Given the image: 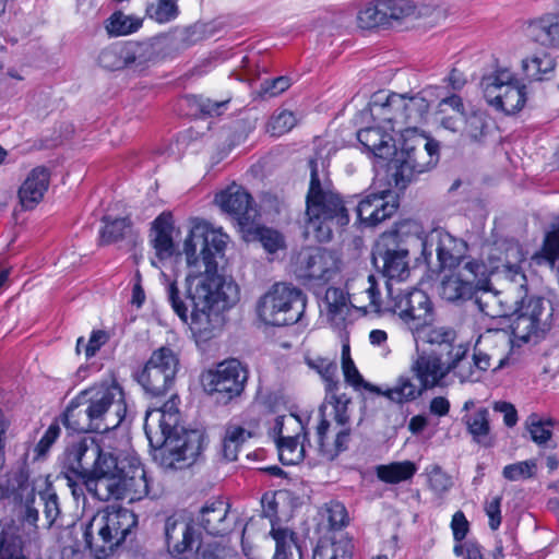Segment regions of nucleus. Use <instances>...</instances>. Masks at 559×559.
I'll list each match as a JSON object with an SVG mask.
<instances>
[{
    "mask_svg": "<svg viewBox=\"0 0 559 559\" xmlns=\"http://www.w3.org/2000/svg\"><path fill=\"white\" fill-rule=\"evenodd\" d=\"M229 237L222 228H214L199 218L191 221V227L183 242L187 262L188 296L191 301L190 322L188 308L179 297L176 282L162 272L168 299L174 311L189 323L198 341H207L214 329L212 314L233 307L239 299V287L233 280L218 273L217 258L224 255Z\"/></svg>",
    "mask_w": 559,
    "mask_h": 559,
    "instance_id": "nucleus-1",
    "label": "nucleus"
},
{
    "mask_svg": "<svg viewBox=\"0 0 559 559\" xmlns=\"http://www.w3.org/2000/svg\"><path fill=\"white\" fill-rule=\"evenodd\" d=\"M413 302L417 305L416 314L409 316L403 311L402 322L412 333L416 354L412 359L411 371L419 381L421 390H431L442 384L450 374H456L461 381L469 376L461 368L469 366L467 359L468 346L455 344V333L447 328H432L433 309L427 306V299L416 294Z\"/></svg>",
    "mask_w": 559,
    "mask_h": 559,
    "instance_id": "nucleus-2",
    "label": "nucleus"
},
{
    "mask_svg": "<svg viewBox=\"0 0 559 559\" xmlns=\"http://www.w3.org/2000/svg\"><path fill=\"white\" fill-rule=\"evenodd\" d=\"M67 452L68 457L82 468L92 463L90 479L85 484L93 498L134 502L148 495L147 474L139 457L132 455L120 460L92 438L71 444Z\"/></svg>",
    "mask_w": 559,
    "mask_h": 559,
    "instance_id": "nucleus-3",
    "label": "nucleus"
},
{
    "mask_svg": "<svg viewBox=\"0 0 559 559\" xmlns=\"http://www.w3.org/2000/svg\"><path fill=\"white\" fill-rule=\"evenodd\" d=\"M323 140H316V156L310 159V186L306 198L307 223L305 234L319 242L332 238L334 226L343 227L348 224L349 216L343 200L334 190L329 178L326 157L333 147Z\"/></svg>",
    "mask_w": 559,
    "mask_h": 559,
    "instance_id": "nucleus-4",
    "label": "nucleus"
},
{
    "mask_svg": "<svg viewBox=\"0 0 559 559\" xmlns=\"http://www.w3.org/2000/svg\"><path fill=\"white\" fill-rule=\"evenodd\" d=\"M179 405V396L173 394L160 407L148 408L145 414L144 431L154 449V459L166 468H177L201 451L200 433L180 427Z\"/></svg>",
    "mask_w": 559,
    "mask_h": 559,
    "instance_id": "nucleus-5",
    "label": "nucleus"
},
{
    "mask_svg": "<svg viewBox=\"0 0 559 559\" xmlns=\"http://www.w3.org/2000/svg\"><path fill=\"white\" fill-rule=\"evenodd\" d=\"M429 109L428 102L421 96H405L391 93L384 102L373 100L370 106L371 114L390 127L391 131L399 133L405 140L401 151L406 153L402 160V168H408L412 173L420 174L425 167L417 160V146L423 139L418 133V127L426 118Z\"/></svg>",
    "mask_w": 559,
    "mask_h": 559,
    "instance_id": "nucleus-6",
    "label": "nucleus"
},
{
    "mask_svg": "<svg viewBox=\"0 0 559 559\" xmlns=\"http://www.w3.org/2000/svg\"><path fill=\"white\" fill-rule=\"evenodd\" d=\"M87 404L84 413L86 423L76 421V408L69 407L64 414L63 424L76 432H106L120 426L127 414L126 395L122 386L115 380L95 384L81 392L79 396Z\"/></svg>",
    "mask_w": 559,
    "mask_h": 559,
    "instance_id": "nucleus-7",
    "label": "nucleus"
},
{
    "mask_svg": "<svg viewBox=\"0 0 559 559\" xmlns=\"http://www.w3.org/2000/svg\"><path fill=\"white\" fill-rule=\"evenodd\" d=\"M372 259L374 262L382 261V274L386 278L388 297L384 310L396 314L402 320L403 311L412 316L416 314L417 305L413 302L416 294L427 299L429 309H433L428 295L421 289H401L395 285L405 282L411 275L408 251L402 248H389L385 238H381L376 245Z\"/></svg>",
    "mask_w": 559,
    "mask_h": 559,
    "instance_id": "nucleus-8",
    "label": "nucleus"
},
{
    "mask_svg": "<svg viewBox=\"0 0 559 559\" xmlns=\"http://www.w3.org/2000/svg\"><path fill=\"white\" fill-rule=\"evenodd\" d=\"M136 525L138 518L132 511L107 507L82 524L85 546L96 559H105Z\"/></svg>",
    "mask_w": 559,
    "mask_h": 559,
    "instance_id": "nucleus-9",
    "label": "nucleus"
},
{
    "mask_svg": "<svg viewBox=\"0 0 559 559\" xmlns=\"http://www.w3.org/2000/svg\"><path fill=\"white\" fill-rule=\"evenodd\" d=\"M524 259L525 255L520 245L511 241L506 245L503 259L490 252L487 257V262L484 260H472L465 263L462 267L465 275L475 284V290H483V294L475 301L480 312L489 317L498 316L491 311L487 300L488 298H495L488 293L489 278L495 274L503 273L512 281H515L516 277L525 281V275L521 272L520 267V263Z\"/></svg>",
    "mask_w": 559,
    "mask_h": 559,
    "instance_id": "nucleus-10",
    "label": "nucleus"
},
{
    "mask_svg": "<svg viewBox=\"0 0 559 559\" xmlns=\"http://www.w3.org/2000/svg\"><path fill=\"white\" fill-rule=\"evenodd\" d=\"M350 399L346 394L325 397L319 408L316 429L319 451L329 460L347 449L350 439Z\"/></svg>",
    "mask_w": 559,
    "mask_h": 559,
    "instance_id": "nucleus-11",
    "label": "nucleus"
},
{
    "mask_svg": "<svg viewBox=\"0 0 559 559\" xmlns=\"http://www.w3.org/2000/svg\"><path fill=\"white\" fill-rule=\"evenodd\" d=\"M307 307L304 292L288 283H275L257 304V316L266 325L285 326L299 322Z\"/></svg>",
    "mask_w": 559,
    "mask_h": 559,
    "instance_id": "nucleus-12",
    "label": "nucleus"
},
{
    "mask_svg": "<svg viewBox=\"0 0 559 559\" xmlns=\"http://www.w3.org/2000/svg\"><path fill=\"white\" fill-rule=\"evenodd\" d=\"M480 86L485 100L497 111L513 115L526 104V86L509 68L497 67L483 76Z\"/></svg>",
    "mask_w": 559,
    "mask_h": 559,
    "instance_id": "nucleus-13",
    "label": "nucleus"
},
{
    "mask_svg": "<svg viewBox=\"0 0 559 559\" xmlns=\"http://www.w3.org/2000/svg\"><path fill=\"white\" fill-rule=\"evenodd\" d=\"M440 122L444 129L459 132L471 142H480L487 133V117L484 112L465 111L463 99L457 94L443 97L438 104Z\"/></svg>",
    "mask_w": 559,
    "mask_h": 559,
    "instance_id": "nucleus-14",
    "label": "nucleus"
},
{
    "mask_svg": "<svg viewBox=\"0 0 559 559\" xmlns=\"http://www.w3.org/2000/svg\"><path fill=\"white\" fill-rule=\"evenodd\" d=\"M552 317V309L540 297L523 298L516 302L510 329L512 342H527L533 335L545 332Z\"/></svg>",
    "mask_w": 559,
    "mask_h": 559,
    "instance_id": "nucleus-15",
    "label": "nucleus"
},
{
    "mask_svg": "<svg viewBox=\"0 0 559 559\" xmlns=\"http://www.w3.org/2000/svg\"><path fill=\"white\" fill-rule=\"evenodd\" d=\"M178 366L179 359L174 350L160 347L152 353L138 381L152 396L163 395L174 383Z\"/></svg>",
    "mask_w": 559,
    "mask_h": 559,
    "instance_id": "nucleus-16",
    "label": "nucleus"
},
{
    "mask_svg": "<svg viewBox=\"0 0 559 559\" xmlns=\"http://www.w3.org/2000/svg\"><path fill=\"white\" fill-rule=\"evenodd\" d=\"M248 379V371L237 359H227L202 373L201 383L210 393H222L228 397L239 395Z\"/></svg>",
    "mask_w": 559,
    "mask_h": 559,
    "instance_id": "nucleus-17",
    "label": "nucleus"
},
{
    "mask_svg": "<svg viewBox=\"0 0 559 559\" xmlns=\"http://www.w3.org/2000/svg\"><path fill=\"white\" fill-rule=\"evenodd\" d=\"M0 498L23 508L24 520L27 523L35 525L38 521V510L34 508L35 487L29 481V474L25 468L19 467L5 475V478L0 481Z\"/></svg>",
    "mask_w": 559,
    "mask_h": 559,
    "instance_id": "nucleus-18",
    "label": "nucleus"
},
{
    "mask_svg": "<svg viewBox=\"0 0 559 559\" xmlns=\"http://www.w3.org/2000/svg\"><path fill=\"white\" fill-rule=\"evenodd\" d=\"M150 49L140 43H115L102 49L98 55V64L110 71L132 68L135 71L145 69L151 60Z\"/></svg>",
    "mask_w": 559,
    "mask_h": 559,
    "instance_id": "nucleus-19",
    "label": "nucleus"
},
{
    "mask_svg": "<svg viewBox=\"0 0 559 559\" xmlns=\"http://www.w3.org/2000/svg\"><path fill=\"white\" fill-rule=\"evenodd\" d=\"M436 251L441 269H452L460 264L467 251L463 239L452 236L444 229L431 230L423 241V254L431 257Z\"/></svg>",
    "mask_w": 559,
    "mask_h": 559,
    "instance_id": "nucleus-20",
    "label": "nucleus"
},
{
    "mask_svg": "<svg viewBox=\"0 0 559 559\" xmlns=\"http://www.w3.org/2000/svg\"><path fill=\"white\" fill-rule=\"evenodd\" d=\"M396 197L389 190L380 193H369L357 204V218L361 225L376 226L391 217L397 210Z\"/></svg>",
    "mask_w": 559,
    "mask_h": 559,
    "instance_id": "nucleus-21",
    "label": "nucleus"
},
{
    "mask_svg": "<svg viewBox=\"0 0 559 559\" xmlns=\"http://www.w3.org/2000/svg\"><path fill=\"white\" fill-rule=\"evenodd\" d=\"M340 271L337 255L325 249H313L307 257L301 277L310 287L322 286Z\"/></svg>",
    "mask_w": 559,
    "mask_h": 559,
    "instance_id": "nucleus-22",
    "label": "nucleus"
},
{
    "mask_svg": "<svg viewBox=\"0 0 559 559\" xmlns=\"http://www.w3.org/2000/svg\"><path fill=\"white\" fill-rule=\"evenodd\" d=\"M165 539L168 552L173 557H181L192 551L199 535L182 514L175 513L166 519Z\"/></svg>",
    "mask_w": 559,
    "mask_h": 559,
    "instance_id": "nucleus-23",
    "label": "nucleus"
},
{
    "mask_svg": "<svg viewBox=\"0 0 559 559\" xmlns=\"http://www.w3.org/2000/svg\"><path fill=\"white\" fill-rule=\"evenodd\" d=\"M393 133L388 124H377L360 129L357 139L370 157L385 160L397 154Z\"/></svg>",
    "mask_w": 559,
    "mask_h": 559,
    "instance_id": "nucleus-24",
    "label": "nucleus"
},
{
    "mask_svg": "<svg viewBox=\"0 0 559 559\" xmlns=\"http://www.w3.org/2000/svg\"><path fill=\"white\" fill-rule=\"evenodd\" d=\"M215 203L224 212L235 216L243 227L257 215L251 195L238 185H231L217 193Z\"/></svg>",
    "mask_w": 559,
    "mask_h": 559,
    "instance_id": "nucleus-25",
    "label": "nucleus"
},
{
    "mask_svg": "<svg viewBox=\"0 0 559 559\" xmlns=\"http://www.w3.org/2000/svg\"><path fill=\"white\" fill-rule=\"evenodd\" d=\"M50 185V171L38 166L33 168L19 188L17 197L24 210L35 209L43 200Z\"/></svg>",
    "mask_w": 559,
    "mask_h": 559,
    "instance_id": "nucleus-26",
    "label": "nucleus"
},
{
    "mask_svg": "<svg viewBox=\"0 0 559 559\" xmlns=\"http://www.w3.org/2000/svg\"><path fill=\"white\" fill-rule=\"evenodd\" d=\"M525 33L543 47L559 49V12H547L530 20Z\"/></svg>",
    "mask_w": 559,
    "mask_h": 559,
    "instance_id": "nucleus-27",
    "label": "nucleus"
},
{
    "mask_svg": "<svg viewBox=\"0 0 559 559\" xmlns=\"http://www.w3.org/2000/svg\"><path fill=\"white\" fill-rule=\"evenodd\" d=\"M438 290L441 298L450 302L469 299L476 293L475 284L467 278L462 267L444 274Z\"/></svg>",
    "mask_w": 559,
    "mask_h": 559,
    "instance_id": "nucleus-28",
    "label": "nucleus"
},
{
    "mask_svg": "<svg viewBox=\"0 0 559 559\" xmlns=\"http://www.w3.org/2000/svg\"><path fill=\"white\" fill-rule=\"evenodd\" d=\"M466 414L463 416L468 433L473 440L480 444H487L490 432L489 412L486 407H476L474 400H468L463 405Z\"/></svg>",
    "mask_w": 559,
    "mask_h": 559,
    "instance_id": "nucleus-29",
    "label": "nucleus"
},
{
    "mask_svg": "<svg viewBox=\"0 0 559 559\" xmlns=\"http://www.w3.org/2000/svg\"><path fill=\"white\" fill-rule=\"evenodd\" d=\"M227 513L228 506L225 502L213 501L202 508L198 523L209 535H224L229 530Z\"/></svg>",
    "mask_w": 559,
    "mask_h": 559,
    "instance_id": "nucleus-30",
    "label": "nucleus"
},
{
    "mask_svg": "<svg viewBox=\"0 0 559 559\" xmlns=\"http://www.w3.org/2000/svg\"><path fill=\"white\" fill-rule=\"evenodd\" d=\"M173 229V215L168 212L162 213L153 222V247L159 260L174 254Z\"/></svg>",
    "mask_w": 559,
    "mask_h": 559,
    "instance_id": "nucleus-31",
    "label": "nucleus"
},
{
    "mask_svg": "<svg viewBox=\"0 0 559 559\" xmlns=\"http://www.w3.org/2000/svg\"><path fill=\"white\" fill-rule=\"evenodd\" d=\"M354 544L345 535L319 539L312 559H353Z\"/></svg>",
    "mask_w": 559,
    "mask_h": 559,
    "instance_id": "nucleus-32",
    "label": "nucleus"
},
{
    "mask_svg": "<svg viewBox=\"0 0 559 559\" xmlns=\"http://www.w3.org/2000/svg\"><path fill=\"white\" fill-rule=\"evenodd\" d=\"M418 471L413 461H397L389 464H381L376 467V475L379 480L395 485L411 480Z\"/></svg>",
    "mask_w": 559,
    "mask_h": 559,
    "instance_id": "nucleus-33",
    "label": "nucleus"
},
{
    "mask_svg": "<svg viewBox=\"0 0 559 559\" xmlns=\"http://www.w3.org/2000/svg\"><path fill=\"white\" fill-rule=\"evenodd\" d=\"M425 390H421V385H416L408 376H401L397 378L395 384L385 390L374 386L373 392L385 396L388 400L403 404L419 397Z\"/></svg>",
    "mask_w": 559,
    "mask_h": 559,
    "instance_id": "nucleus-34",
    "label": "nucleus"
},
{
    "mask_svg": "<svg viewBox=\"0 0 559 559\" xmlns=\"http://www.w3.org/2000/svg\"><path fill=\"white\" fill-rule=\"evenodd\" d=\"M555 68V59L547 52L534 53L522 60V71L528 80L547 79Z\"/></svg>",
    "mask_w": 559,
    "mask_h": 559,
    "instance_id": "nucleus-35",
    "label": "nucleus"
},
{
    "mask_svg": "<svg viewBox=\"0 0 559 559\" xmlns=\"http://www.w3.org/2000/svg\"><path fill=\"white\" fill-rule=\"evenodd\" d=\"M62 474L67 479V485L70 487L74 499L79 500L81 497L84 498V490L87 491L85 481L90 479L88 472L86 468L78 466L75 462L70 460L67 451Z\"/></svg>",
    "mask_w": 559,
    "mask_h": 559,
    "instance_id": "nucleus-36",
    "label": "nucleus"
},
{
    "mask_svg": "<svg viewBox=\"0 0 559 559\" xmlns=\"http://www.w3.org/2000/svg\"><path fill=\"white\" fill-rule=\"evenodd\" d=\"M142 24L141 17L116 11L107 19L105 28L110 36H127L139 31Z\"/></svg>",
    "mask_w": 559,
    "mask_h": 559,
    "instance_id": "nucleus-37",
    "label": "nucleus"
},
{
    "mask_svg": "<svg viewBox=\"0 0 559 559\" xmlns=\"http://www.w3.org/2000/svg\"><path fill=\"white\" fill-rule=\"evenodd\" d=\"M357 23L362 29L389 26L383 0L371 1L361 8L357 14Z\"/></svg>",
    "mask_w": 559,
    "mask_h": 559,
    "instance_id": "nucleus-38",
    "label": "nucleus"
},
{
    "mask_svg": "<svg viewBox=\"0 0 559 559\" xmlns=\"http://www.w3.org/2000/svg\"><path fill=\"white\" fill-rule=\"evenodd\" d=\"M275 443L284 465H295L304 460L306 450L299 435L278 438Z\"/></svg>",
    "mask_w": 559,
    "mask_h": 559,
    "instance_id": "nucleus-39",
    "label": "nucleus"
},
{
    "mask_svg": "<svg viewBox=\"0 0 559 559\" xmlns=\"http://www.w3.org/2000/svg\"><path fill=\"white\" fill-rule=\"evenodd\" d=\"M348 306L349 299L347 294L336 287L328 288L320 304V307L326 311L331 320L344 318L348 312Z\"/></svg>",
    "mask_w": 559,
    "mask_h": 559,
    "instance_id": "nucleus-40",
    "label": "nucleus"
},
{
    "mask_svg": "<svg viewBox=\"0 0 559 559\" xmlns=\"http://www.w3.org/2000/svg\"><path fill=\"white\" fill-rule=\"evenodd\" d=\"M252 432L246 430L245 428L230 425L226 428L224 441H223V454L228 461H236L238 457V452L242 443L251 438Z\"/></svg>",
    "mask_w": 559,
    "mask_h": 559,
    "instance_id": "nucleus-41",
    "label": "nucleus"
},
{
    "mask_svg": "<svg viewBox=\"0 0 559 559\" xmlns=\"http://www.w3.org/2000/svg\"><path fill=\"white\" fill-rule=\"evenodd\" d=\"M554 420L538 414H531L526 419V428L532 440L538 445H545L552 437Z\"/></svg>",
    "mask_w": 559,
    "mask_h": 559,
    "instance_id": "nucleus-42",
    "label": "nucleus"
},
{
    "mask_svg": "<svg viewBox=\"0 0 559 559\" xmlns=\"http://www.w3.org/2000/svg\"><path fill=\"white\" fill-rule=\"evenodd\" d=\"M537 469V460L531 459L506 465L502 469V476L509 481H522L535 477Z\"/></svg>",
    "mask_w": 559,
    "mask_h": 559,
    "instance_id": "nucleus-43",
    "label": "nucleus"
},
{
    "mask_svg": "<svg viewBox=\"0 0 559 559\" xmlns=\"http://www.w3.org/2000/svg\"><path fill=\"white\" fill-rule=\"evenodd\" d=\"M270 535L276 546L273 559H289L292 557V548L296 544L295 533L285 527H276L273 524Z\"/></svg>",
    "mask_w": 559,
    "mask_h": 559,
    "instance_id": "nucleus-44",
    "label": "nucleus"
},
{
    "mask_svg": "<svg viewBox=\"0 0 559 559\" xmlns=\"http://www.w3.org/2000/svg\"><path fill=\"white\" fill-rule=\"evenodd\" d=\"M533 259L537 263L544 260L551 266L559 260V224L546 234L542 250L535 253Z\"/></svg>",
    "mask_w": 559,
    "mask_h": 559,
    "instance_id": "nucleus-45",
    "label": "nucleus"
},
{
    "mask_svg": "<svg viewBox=\"0 0 559 559\" xmlns=\"http://www.w3.org/2000/svg\"><path fill=\"white\" fill-rule=\"evenodd\" d=\"M109 338V333L105 330H93L87 342L83 336L78 338L75 350L78 354L83 352L86 359H91L108 343Z\"/></svg>",
    "mask_w": 559,
    "mask_h": 559,
    "instance_id": "nucleus-46",
    "label": "nucleus"
},
{
    "mask_svg": "<svg viewBox=\"0 0 559 559\" xmlns=\"http://www.w3.org/2000/svg\"><path fill=\"white\" fill-rule=\"evenodd\" d=\"M252 234L269 253H275L285 249L284 236L275 229L264 226H257L254 227Z\"/></svg>",
    "mask_w": 559,
    "mask_h": 559,
    "instance_id": "nucleus-47",
    "label": "nucleus"
},
{
    "mask_svg": "<svg viewBox=\"0 0 559 559\" xmlns=\"http://www.w3.org/2000/svg\"><path fill=\"white\" fill-rule=\"evenodd\" d=\"M146 15L157 23H168L178 15V7L175 0H159L146 7Z\"/></svg>",
    "mask_w": 559,
    "mask_h": 559,
    "instance_id": "nucleus-48",
    "label": "nucleus"
},
{
    "mask_svg": "<svg viewBox=\"0 0 559 559\" xmlns=\"http://www.w3.org/2000/svg\"><path fill=\"white\" fill-rule=\"evenodd\" d=\"M425 475L429 488L437 495H443L452 487L451 476L438 464H431L425 468Z\"/></svg>",
    "mask_w": 559,
    "mask_h": 559,
    "instance_id": "nucleus-49",
    "label": "nucleus"
},
{
    "mask_svg": "<svg viewBox=\"0 0 559 559\" xmlns=\"http://www.w3.org/2000/svg\"><path fill=\"white\" fill-rule=\"evenodd\" d=\"M296 124V118L292 111L282 110L273 115L267 123V132L273 136H281L289 132Z\"/></svg>",
    "mask_w": 559,
    "mask_h": 559,
    "instance_id": "nucleus-50",
    "label": "nucleus"
},
{
    "mask_svg": "<svg viewBox=\"0 0 559 559\" xmlns=\"http://www.w3.org/2000/svg\"><path fill=\"white\" fill-rule=\"evenodd\" d=\"M383 2L389 25L412 15L415 11L414 4L407 0H383Z\"/></svg>",
    "mask_w": 559,
    "mask_h": 559,
    "instance_id": "nucleus-51",
    "label": "nucleus"
},
{
    "mask_svg": "<svg viewBox=\"0 0 559 559\" xmlns=\"http://www.w3.org/2000/svg\"><path fill=\"white\" fill-rule=\"evenodd\" d=\"M192 102L193 105L205 117H218L223 115L227 110L229 104V99L213 100L202 96L193 97Z\"/></svg>",
    "mask_w": 559,
    "mask_h": 559,
    "instance_id": "nucleus-52",
    "label": "nucleus"
},
{
    "mask_svg": "<svg viewBox=\"0 0 559 559\" xmlns=\"http://www.w3.org/2000/svg\"><path fill=\"white\" fill-rule=\"evenodd\" d=\"M40 499L44 502V514L49 526H51L60 515L59 499L53 489L49 486L40 492Z\"/></svg>",
    "mask_w": 559,
    "mask_h": 559,
    "instance_id": "nucleus-53",
    "label": "nucleus"
},
{
    "mask_svg": "<svg viewBox=\"0 0 559 559\" xmlns=\"http://www.w3.org/2000/svg\"><path fill=\"white\" fill-rule=\"evenodd\" d=\"M502 497L499 495L488 497L484 503V511L488 516V524L491 531H497L502 522L501 514Z\"/></svg>",
    "mask_w": 559,
    "mask_h": 559,
    "instance_id": "nucleus-54",
    "label": "nucleus"
},
{
    "mask_svg": "<svg viewBox=\"0 0 559 559\" xmlns=\"http://www.w3.org/2000/svg\"><path fill=\"white\" fill-rule=\"evenodd\" d=\"M105 226L100 231V240L103 243H110L120 239L128 227L127 218H116L111 222L104 221Z\"/></svg>",
    "mask_w": 559,
    "mask_h": 559,
    "instance_id": "nucleus-55",
    "label": "nucleus"
},
{
    "mask_svg": "<svg viewBox=\"0 0 559 559\" xmlns=\"http://www.w3.org/2000/svg\"><path fill=\"white\" fill-rule=\"evenodd\" d=\"M60 436V426L57 421L52 423L44 436L40 438L35 447L36 457H44L50 450L51 445L57 441Z\"/></svg>",
    "mask_w": 559,
    "mask_h": 559,
    "instance_id": "nucleus-56",
    "label": "nucleus"
},
{
    "mask_svg": "<svg viewBox=\"0 0 559 559\" xmlns=\"http://www.w3.org/2000/svg\"><path fill=\"white\" fill-rule=\"evenodd\" d=\"M342 369L344 373L345 381L354 386L355 389L365 388L369 391L374 390V386L370 385L369 383L365 382L360 372L358 371L357 367L355 366V362L353 359H347L345 361H342Z\"/></svg>",
    "mask_w": 559,
    "mask_h": 559,
    "instance_id": "nucleus-57",
    "label": "nucleus"
},
{
    "mask_svg": "<svg viewBox=\"0 0 559 559\" xmlns=\"http://www.w3.org/2000/svg\"><path fill=\"white\" fill-rule=\"evenodd\" d=\"M328 521L332 528H342L348 522L346 508L340 502H331L328 508Z\"/></svg>",
    "mask_w": 559,
    "mask_h": 559,
    "instance_id": "nucleus-58",
    "label": "nucleus"
},
{
    "mask_svg": "<svg viewBox=\"0 0 559 559\" xmlns=\"http://www.w3.org/2000/svg\"><path fill=\"white\" fill-rule=\"evenodd\" d=\"M292 80L288 76H278L265 80L261 84V90L264 96L274 97L288 90Z\"/></svg>",
    "mask_w": 559,
    "mask_h": 559,
    "instance_id": "nucleus-59",
    "label": "nucleus"
},
{
    "mask_svg": "<svg viewBox=\"0 0 559 559\" xmlns=\"http://www.w3.org/2000/svg\"><path fill=\"white\" fill-rule=\"evenodd\" d=\"M320 376L325 383V397L338 395L336 393L338 386L337 365L331 361L328 366L320 370Z\"/></svg>",
    "mask_w": 559,
    "mask_h": 559,
    "instance_id": "nucleus-60",
    "label": "nucleus"
},
{
    "mask_svg": "<svg viewBox=\"0 0 559 559\" xmlns=\"http://www.w3.org/2000/svg\"><path fill=\"white\" fill-rule=\"evenodd\" d=\"M450 526L456 543H462L469 532V523L463 511H456L453 514Z\"/></svg>",
    "mask_w": 559,
    "mask_h": 559,
    "instance_id": "nucleus-61",
    "label": "nucleus"
},
{
    "mask_svg": "<svg viewBox=\"0 0 559 559\" xmlns=\"http://www.w3.org/2000/svg\"><path fill=\"white\" fill-rule=\"evenodd\" d=\"M294 425L298 426L301 430L304 427L298 416L289 415V416H277L274 419L273 426L270 428V436L276 441L278 438H285L283 436V429L285 425Z\"/></svg>",
    "mask_w": 559,
    "mask_h": 559,
    "instance_id": "nucleus-62",
    "label": "nucleus"
},
{
    "mask_svg": "<svg viewBox=\"0 0 559 559\" xmlns=\"http://www.w3.org/2000/svg\"><path fill=\"white\" fill-rule=\"evenodd\" d=\"M493 409L503 415V421L506 426L513 427L516 425L518 412L514 405L508 402H497L493 406Z\"/></svg>",
    "mask_w": 559,
    "mask_h": 559,
    "instance_id": "nucleus-63",
    "label": "nucleus"
},
{
    "mask_svg": "<svg viewBox=\"0 0 559 559\" xmlns=\"http://www.w3.org/2000/svg\"><path fill=\"white\" fill-rule=\"evenodd\" d=\"M450 402L444 396H436L429 403L430 414L438 417L447 416L450 412Z\"/></svg>",
    "mask_w": 559,
    "mask_h": 559,
    "instance_id": "nucleus-64",
    "label": "nucleus"
}]
</instances>
